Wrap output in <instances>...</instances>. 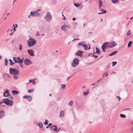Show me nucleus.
<instances>
[{"label": "nucleus", "instance_id": "1", "mask_svg": "<svg viewBox=\"0 0 133 133\" xmlns=\"http://www.w3.org/2000/svg\"><path fill=\"white\" fill-rule=\"evenodd\" d=\"M28 43L29 47L33 46L36 43V40L32 38H30L29 40H28Z\"/></svg>", "mask_w": 133, "mask_h": 133}, {"label": "nucleus", "instance_id": "2", "mask_svg": "<svg viewBox=\"0 0 133 133\" xmlns=\"http://www.w3.org/2000/svg\"><path fill=\"white\" fill-rule=\"evenodd\" d=\"M9 70L10 73L13 75L16 74L18 75L19 74L18 71L15 69H12L11 68L9 69Z\"/></svg>", "mask_w": 133, "mask_h": 133}, {"label": "nucleus", "instance_id": "3", "mask_svg": "<svg viewBox=\"0 0 133 133\" xmlns=\"http://www.w3.org/2000/svg\"><path fill=\"white\" fill-rule=\"evenodd\" d=\"M4 101V103L7 105L11 106L12 105L13 102L12 100H9L8 99L6 98L5 99Z\"/></svg>", "mask_w": 133, "mask_h": 133}, {"label": "nucleus", "instance_id": "4", "mask_svg": "<svg viewBox=\"0 0 133 133\" xmlns=\"http://www.w3.org/2000/svg\"><path fill=\"white\" fill-rule=\"evenodd\" d=\"M13 59L15 63H23V59H20L19 57H13Z\"/></svg>", "mask_w": 133, "mask_h": 133}, {"label": "nucleus", "instance_id": "5", "mask_svg": "<svg viewBox=\"0 0 133 133\" xmlns=\"http://www.w3.org/2000/svg\"><path fill=\"white\" fill-rule=\"evenodd\" d=\"M79 63V61L77 58H75L73 60V62L72 64V66L75 67L77 66Z\"/></svg>", "mask_w": 133, "mask_h": 133}, {"label": "nucleus", "instance_id": "6", "mask_svg": "<svg viewBox=\"0 0 133 133\" xmlns=\"http://www.w3.org/2000/svg\"><path fill=\"white\" fill-rule=\"evenodd\" d=\"M117 45L115 41H113L111 43H108L107 45V46L108 48H110L114 47Z\"/></svg>", "mask_w": 133, "mask_h": 133}, {"label": "nucleus", "instance_id": "7", "mask_svg": "<svg viewBox=\"0 0 133 133\" xmlns=\"http://www.w3.org/2000/svg\"><path fill=\"white\" fill-rule=\"evenodd\" d=\"M45 18L47 21L49 22L52 19V16L48 12Z\"/></svg>", "mask_w": 133, "mask_h": 133}, {"label": "nucleus", "instance_id": "8", "mask_svg": "<svg viewBox=\"0 0 133 133\" xmlns=\"http://www.w3.org/2000/svg\"><path fill=\"white\" fill-rule=\"evenodd\" d=\"M3 96L5 97H8V98H11L12 99H13L12 97L9 95V91L8 90H7L6 91L4 92L3 94Z\"/></svg>", "mask_w": 133, "mask_h": 133}, {"label": "nucleus", "instance_id": "9", "mask_svg": "<svg viewBox=\"0 0 133 133\" xmlns=\"http://www.w3.org/2000/svg\"><path fill=\"white\" fill-rule=\"evenodd\" d=\"M108 44V42H107L105 43H103V44L102 46V49L103 51V52H105V49L107 47H108L107 46V45Z\"/></svg>", "mask_w": 133, "mask_h": 133}, {"label": "nucleus", "instance_id": "10", "mask_svg": "<svg viewBox=\"0 0 133 133\" xmlns=\"http://www.w3.org/2000/svg\"><path fill=\"white\" fill-rule=\"evenodd\" d=\"M24 63L26 65H30L32 64V62L27 59H25L24 60Z\"/></svg>", "mask_w": 133, "mask_h": 133}, {"label": "nucleus", "instance_id": "11", "mask_svg": "<svg viewBox=\"0 0 133 133\" xmlns=\"http://www.w3.org/2000/svg\"><path fill=\"white\" fill-rule=\"evenodd\" d=\"M28 52L31 56H33L34 55V51L32 50H28Z\"/></svg>", "mask_w": 133, "mask_h": 133}, {"label": "nucleus", "instance_id": "12", "mask_svg": "<svg viewBox=\"0 0 133 133\" xmlns=\"http://www.w3.org/2000/svg\"><path fill=\"white\" fill-rule=\"evenodd\" d=\"M70 27H69V26L67 25H63L62 26L61 29L66 31V29H70Z\"/></svg>", "mask_w": 133, "mask_h": 133}, {"label": "nucleus", "instance_id": "13", "mask_svg": "<svg viewBox=\"0 0 133 133\" xmlns=\"http://www.w3.org/2000/svg\"><path fill=\"white\" fill-rule=\"evenodd\" d=\"M83 46L85 50H89L90 49V47L89 44L88 45L87 44H85Z\"/></svg>", "mask_w": 133, "mask_h": 133}, {"label": "nucleus", "instance_id": "14", "mask_svg": "<svg viewBox=\"0 0 133 133\" xmlns=\"http://www.w3.org/2000/svg\"><path fill=\"white\" fill-rule=\"evenodd\" d=\"M24 98H26L29 101H30L32 99V97L31 96L25 95L23 96Z\"/></svg>", "mask_w": 133, "mask_h": 133}, {"label": "nucleus", "instance_id": "15", "mask_svg": "<svg viewBox=\"0 0 133 133\" xmlns=\"http://www.w3.org/2000/svg\"><path fill=\"white\" fill-rule=\"evenodd\" d=\"M51 128L54 131L57 132L58 131L57 130L58 128L57 126H52L51 127Z\"/></svg>", "mask_w": 133, "mask_h": 133}, {"label": "nucleus", "instance_id": "16", "mask_svg": "<svg viewBox=\"0 0 133 133\" xmlns=\"http://www.w3.org/2000/svg\"><path fill=\"white\" fill-rule=\"evenodd\" d=\"M83 52L82 51H81L80 50H78L76 53V55L77 56H81L82 55V53H83Z\"/></svg>", "mask_w": 133, "mask_h": 133}, {"label": "nucleus", "instance_id": "17", "mask_svg": "<svg viewBox=\"0 0 133 133\" xmlns=\"http://www.w3.org/2000/svg\"><path fill=\"white\" fill-rule=\"evenodd\" d=\"M64 111L62 110L60 112L59 117H63L64 116Z\"/></svg>", "mask_w": 133, "mask_h": 133}, {"label": "nucleus", "instance_id": "18", "mask_svg": "<svg viewBox=\"0 0 133 133\" xmlns=\"http://www.w3.org/2000/svg\"><path fill=\"white\" fill-rule=\"evenodd\" d=\"M4 115V113L2 111H0V118Z\"/></svg>", "mask_w": 133, "mask_h": 133}, {"label": "nucleus", "instance_id": "19", "mask_svg": "<svg viewBox=\"0 0 133 133\" xmlns=\"http://www.w3.org/2000/svg\"><path fill=\"white\" fill-rule=\"evenodd\" d=\"M102 2L100 0H99V7L100 8L101 7L102 4Z\"/></svg>", "mask_w": 133, "mask_h": 133}, {"label": "nucleus", "instance_id": "20", "mask_svg": "<svg viewBox=\"0 0 133 133\" xmlns=\"http://www.w3.org/2000/svg\"><path fill=\"white\" fill-rule=\"evenodd\" d=\"M12 92L14 95H16L19 93V92L16 90H12Z\"/></svg>", "mask_w": 133, "mask_h": 133}, {"label": "nucleus", "instance_id": "21", "mask_svg": "<svg viewBox=\"0 0 133 133\" xmlns=\"http://www.w3.org/2000/svg\"><path fill=\"white\" fill-rule=\"evenodd\" d=\"M81 4V3L80 4L79 3H74V5L77 7H79Z\"/></svg>", "mask_w": 133, "mask_h": 133}, {"label": "nucleus", "instance_id": "22", "mask_svg": "<svg viewBox=\"0 0 133 133\" xmlns=\"http://www.w3.org/2000/svg\"><path fill=\"white\" fill-rule=\"evenodd\" d=\"M101 12H98V14H102L103 13H105L106 12V11L105 10H101Z\"/></svg>", "mask_w": 133, "mask_h": 133}, {"label": "nucleus", "instance_id": "23", "mask_svg": "<svg viewBox=\"0 0 133 133\" xmlns=\"http://www.w3.org/2000/svg\"><path fill=\"white\" fill-rule=\"evenodd\" d=\"M37 125L39 127L41 128L43 127V124L42 123H39L37 124Z\"/></svg>", "mask_w": 133, "mask_h": 133}, {"label": "nucleus", "instance_id": "24", "mask_svg": "<svg viewBox=\"0 0 133 133\" xmlns=\"http://www.w3.org/2000/svg\"><path fill=\"white\" fill-rule=\"evenodd\" d=\"M9 60L10 62V64L11 65H13L14 64V62H13L12 60L11 59H9Z\"/></svg>", "mask_w": 133, "mask_h": 133}, {"label": "nucleus", "instance_id": "25", "mask_svg": "<svg viewBox=\"0 0 133 133\" xmlns=\"http://www.w3.org/2000/svg\"><path fill=\"white\" fill-rule=\"evenodd\" d=\"M36 11L34 12H30V15L33 16H36Z\"/></svg>", "mask_w": 133, "mask_h": 133}, {"label": "nucleus", "instance_id": "26", "mask_svg": "<svg viewBox=\"0 0 133 133\" xmlns=\"http://www.w3.org/2000/svg\"><path fill=\"white\" fill-rule=\"evenodd\" d=\"M73 102L72 101H70L68 103V105L70 106H71L73 104Z\"/></svg>", "mask_w": 133, "mask_h": 133}, {"label": "nucleus", "instance_id": "27", "mask_svg": "<svg viewBox=\"0 0 133 133\" xmlns=\"http://www.w3.org/2000/svg\"><path fill=\"white\" fill-rule=\"evenodd\" d=\"M132 44V42L131 41H130L129 42V43L128 44L127 46L129 48L131 46V45Z\"/></svg>", "mask_w": 133, "mask_h": 133}, {"label": "nucleus", "instance_id": "28", "mask_svg": "<svg viewBox=\"0 0 133 133\" xmlns=\"http://www.w3.org/2000/svg\"><path fill=\"white\" fill-rule=\"evenodd\" d=\"M116 53H117V51H114L111 54H110L109 55V56H111L114 55L116 54Z\"/></svg>", "mask_w": 133, "mask_h": 133}, {"label": "nucleus", "instance_id": "29", "mask_svg": "<svg viewBox=\"0 0 133 133\" xmlns=\"http://www.w3.org/2000/svg\"><path fill=\"white\" fill-rule=\"evenodd\" d=\"M5 66H6L7 65L8 61L7 59H5Z\"/></svg>", "mask_w": 133, "mask_h": 133}, {"label": "nucleus", "instance_id": "30", "mask_svg": "<svg viewBox=\"0 0 133 133\" xmlns=\"http://www.w3.org/2000/svg\"><path fill=\"white\" fill-rule=\"evenodd\" d=\"M36 16H38L40 15V14L37 12V11H36Z\"/></svg>", "mask_w": 133, "mask_h": 133}, {"label": "nucleus", "instance_id": "31", "mask_svg": "<svg viewBox=\"0 0 133 133\" xmlns=\"http://www.w3.org/2000/svg\"><path fill=\"white\" fill-rule=\"evenodd\" d=\"M96 52L97 53H98L100 52V51L99 49L97 48H96Z\"/></svg>", "mask_w": 133, "mask_h": 133}, {"label": "nucleus", "instance_id": "32", "mask_svg": "<svg viewBox=\"0 0 133 133\" xmlns=\"http://www.w3.org/2000/svg\"><path fill=\"white\" fill-rule=\"evenodd\" d=\"M120 116L122 118H125L126 117L123 114H121Z\"/></svg>", "mask_w": 133, "mask_h": 133}, {"label": "nucleus", "instance_id": "33", "mask_svg": "<svg viewBox=\"0 0 133 133\" xmlns=\"http://www.w3.org/2000/svg\"><path fill=\"white\" fill-rule=\"evenodd\" d=\"M62 88L63 89V90H64L65 87V84H62Z\"/></svg>", "mask_w": 133, "mask_h": 133}, {"label": "nucleus", "instance_id": "34", "mask_svg": "<svg viewBox=\"0 0 133 133\" xmlns=\"http://www.w3.org/2000/svg\"><path fill=\"white\" fill-rule=\"evenodd\" d=\"M48 121L47 119H45V122L44 123V124H45L47 125L48 124Z\"/></svg>", "mask_w": 133, "mask_h": 133}, {"label": "nucleus", "instance_id": "35", "mask_svg": "<svg viewBox=\"0 0 133 133\" xmlns=\"http://www.w3.org/2000/svg\"><path fill=\"white\" fill-rule=\"evenodd\" d=\"M34 90V89H33L29 90L28 91V92L29 93H31L33 92Z\"/></svg>", "mask_w": 133, "mask_h": 133}, {"label": "nucleus", "instance_id": "36", "mask_svg": "<svg viewBox=\"0 0 133 133\" xmlns=\"http://www.w3.org/2000/svg\"><path fill=\"white\" fill-rule=\"evenodd\" d=\"M117 63V62H116L114 61L112 62V66H113L114 65H115Z\"/></svg>", "mask_w": 133, "mask_h": 133}, {"label": "nucleus", "instance_id": "37", "mask_svg": "<svg viewBox=\"0 0 133 133\" xmlns=\"http://www.w3.org/2000/svg\"><path fill=\"white\" fill-rule=\"evenodd\" d=\"M111 1L112 2L114 3H116L117 1V0H111Z\"/></svg>", "mask_w": 133, "mask_h": 133}, {"label": "nucleus", "instance_id": "38", "mask_svg": "<svg viewBox=\"0 0 133 133\" xmlns=\"http://www.w3.org/2000/svg\"><path fill=\"white\" fill-rule=\"evenodd\" d=\"M14 78L16 79H17L18 78V76L17 75H14Z\"/></svg>", "mask_w": 133, "mask_h": 133}, {"label": "nucleus", "instance_id": "39", "mask_svg": "<svg viewBox=\"0 0 133 133\" xmlns=\"http://www.w3.org/2000/svg\"><path fill=\"white\" fill-rule=\"evenodd\" d=\"M22 46L21 44L19 45V49L21 50H22Z\"/></svg>", "mask_w": 133, "mask_h": 133}, {"label": "nucleus", "instance_id": "40", "mask_svg": "<svg viewBox=\"0 0 133 133\" xmlns=\"http://www.w3.org/2000/svg\"><path fill=\"white\" fill-rule=\"evenodd\" d=\"M36 36H39V32L38 31H37V32H36Z\"/></svg>", "mask_w": 133, "mask_h": 133}, {"label": "nucleus", "instance_id": "41", "mask_svg": "<svg viewBox=\"0 0 133 133\" xmlns=\"http://www.w3.org/2000/svg\"><path fill=\"white\" fill-rule=\"evenodd\" d=\"M130 33H131V31L130 30H129L127 33V35H129L130 34Z\"/></svg>", "mask_w": 133, "mask_h": 133}, {"label": "nucleus", "instance_id": "42", "mask_svg": "<svg viewBox=\"0 0 133 133\" xmlns=\"http://www.w3.org/2000/svg\"><path fill=\"white\" fill-rule=\"evenodd\" d=\"M4 100H5V99H3V101H2L0 102V104H2L3 103H4Z\"/></svg>", "mask_w": 133, "mask_h": 133}, {"label": "nucleus", "instance_id": "43", "mask_svg": "<svg viewBox=\"0 0 133 133\" xmlns=\"http://www.w3.org/2000/svg\"><path fill=\"white\" fill-rule=\"evenodd\" d=\"M23 63H19L20 64V65L21 67L22 68H23V66L22 65Z\"/></svg>", "mask_w": 133, "mask_h": 133}, {"label": "nucleus", "instance_id": "44", "mask_svg": "<svg viewBox=\"0 0 133 133\" xmlns=\"http://www.w3.org/2000/svg\"><path fill=\"white\" fill-rule=\"evenodd\" d=\"M88 95V93L86 92H84L83 95H84L86 96V95Z\"/></svg>", "mask_w": 133, "mask_h": 133}, {"label": "nucleus", "instance_id": "45", "mask_svg": "<svg viewBox=\"0 0 133 133\" xmlns=\"http://www.w3.org/2000/svg\"><path fill=\"white\" fill-rule=\"evenodd\" d=\"M83 43V42H82L79 43L78 44V45L79 46L81 45H82Z\"/></svg>", "mask_w": 133, "mask_h": 133}, {"label": "nucleus", "instance_id": "46", "mask_svg": "<svg viewBox=\"0 0 133 133\" xmlns=\"http://www.w3.org/2000/svg\"><path fill=\"white\" fill-rule=\"evenodd\" d=\"M36 83V81H34H34H33L32 82V84H35Z\"/></svg>", "mask_w": 133, "mask_h": 133}, {"label": "nucleus", "instance_id": "47", "mask_svg": "<svg viewBox=\"0 0 133 133\" xmlns=\"http://www.w3.org/2000/svg\"><path fill=\"white\" fill-rule=\"evenodd\" d=\"M117 98L119 99V100L121 99V98L118 96H117Z\"/></svg>", "mask_w": 133, "mask_h": 133}, {"label": "nucleus", "instance_id": "48", "mask_svg": "<svg viewBox=\"0 0 133 133\" xmlns=\"http://www.w3.org/2000/svg\"><path fill=\"white\" fill-rule=\"evenodd\" d=\"M34 79H31L29 80V83H31L32 82V81H34Z\"/></svg>", "mask_w": 133, "mask_h": 133}, {"label": "nucleus", "instance_id": "49", "mask_svg": "<svg viewBox=\"0 0 133 133\" xmlns=\"http://www.w3.org/2000/svg\"><path fill=\"white\" fill-rule=\"evenodd\" d=\"M79 39V38H75V39H74L72 41H75L76 40H77V39Z\"/></svg>", "mask_w": 133, "mask_h": 133}, {"label": "nucleus", "instance_id": "50", "mask_svg": "<svg viewBox=\"0 0 133 133\" xmlns=\"http://www.w3.org/2000/svg\"><path fill=\"white\" fill-rule=\"evenodd\" d=\"M15 25L16 26H14V25H13V26H14V28H16L17 26V24H16Z\"/></svg>", "mask_w": 133, "mask_h": 133}, {"label": "nucleus", "instance_id": "51", "mask_svg": "<svg viewBox=\"0 0 133 133\" xmlns=\"http://www.w3.org/2000/svg\"><path fill=\"white\" fill-rule=\"evenodd\" d=\"M62 16H64V18H62L64 20H65V17L63 15H62Z\"/></svg>", "mask_w": 133, "mask_h": 133}, {"label": "nucleus", "instance_id": "52", "mask_svg": "<svg viewBox=\"0 0 133 133\" xmlns=\"http://www.w3.org/2000/svg\"><path fill=\"white\" fill-rule=\"evenodd\" d=\"M41 10H42L41 9H38L37 11V12H38L40 11H41Z\"/></svg>", "mask_w": 133, "mask_h": 133}, {"label": "nucleus", "instance_id": "53", "mask_svg": "<svg viewBox=\"0 0 133 133\" xmlns=\"http://www.w3.org/2000/svg\"><path fill=\"white\" fill-rule=\"evenodd\" d=\"M101 79L100 78V79H99L98 80H97V82H99L100 81V80H101Z\"/></svg>", "mask_w": 133, "mask_h": 133}, {"label": "nucleus", "instance_id": "54", "mask_svg": "<svg viewBox=\"0 0 133 133\" xmlns=\"http://www.w3.org/2000/svg\"><path fill=\"white\" fill-rule=\"evenodd\" d=\"M76 19V18H72V20L73 21H74Z\"/></svg>", "mask_w": 133, "mask_h": 133}, {"label": "nucleus", "instance_id": "55", "mask_svg": "<svg viewBox=\"0 0 133 133\" xmlns=\"http://www.w3.org/2000/svg\"><path fill=\"white\" fill-rule=\"evenodd\" d=\"M52 125V123H49V125H48L50 127V126L51 125Z\"/></svg>", "mask_w": 133, "mask_h": 133}, {"label": "nucleus", "instance_id": "56", "mask_svg": "<svg viewBox=\"0 0 133 133\" xmlns=\"http://www.w3.org/2000/svg\"><path fill=\"white\" fill-rule=\"evenodd\" d=\"M105 73H104L103 74H102V76H104V75H105Z\"/></svg>", "mask_w": 133, "mask_h": 133}, {"label": "nucleus", "instance_id": "57", "mask_svg": "<svg viewBox=\"0 0 133 133\" xmlns=\"http://www.w3.org/2000/svg\"><path fill=\"white\" fill-rule=\"evenodd\" d=\"M71 76H70L67 78V81H68V79L70 78Z\"/></svg>", "mask_w": 133, "mask_h": 133}, {"label": "nucleus", "instance_id": "58", "mask_svg": "<svg viewBox=\"0 0 133 133\" xmlns=\"http://www.w3.org/2000/svg\"><path fill=\"white\" fill-rule=\"evenodd\" d=\"M49 127L48 125L46 127V128L48 129Z\"/></svg>", "mask_w": 133, "mask_h": 133}, {"label": "nucleus", "instance_id": "59", "mask_svg": "<svg viewBox=\"0 0 133 133\" xmlns=\"http://www.w3.org/2000/svg\"><path fill=\"white\" fill-rule=\"evenodd\" d=\"M133 18V17H131V18H130V20L131 19H132Z\"/></svg>", "mask_w": 133, "mask_h": 133}, {"label": "nucleus", "instance_id": "60", "mask_svg": "<svg viewBox=\"0 0 133 133\" xmlns=\"http://www.w3.org/2000/svg\"><path fill=\"white\" fill-rule=\"evenodd\" d=\"M95 58H97L98 57V56H95Z\"/></svg>", "mask_w": 133, "mask_h": 133}, {"label": "nucleus", "instance_id": "61", "mask_svg": "<svg viewBox=\"0 0 133 133\" xmlns=\"http://www.w3.org/2000/svg\"><path fill=\"white\" fill-rule=\"evenodd\" d=\"M108 74H106V75H105V76L106 77L107 76H108Z\"/></svg>", "mask_w": 133, "mask_h": 133}, {"label": "nucleus", "instance_id": "62", "mask_svg": "<svg viewBox=\"0 0 133 133\" xmlns=\"http://www.w3.org/2000/svg\"><path fill=\"white\" fill-rule=\"evenodd\" d=\"M15 28H14V31H15L16 30V29Z\"/></svg>", "mask_w": 133, "mask_h": 133}, {"label": "nucleus", "instance_id": "63", "mask_svg": "<svg viewBox=\"0 0 133 133\" xmlns=\"http://www.w3.org/2000/svg\"><path fill=\"white\" fill-rule=\"evenodd\" d=\"M132 132L133 133V127L132 128Z\"/></svg>", "mask_w": 133, "mask_h": 133}, {"label": "nucleus", "instance_id": "64", "mask_svg": "<svg viewBox=\"0 0 133 133\" xmlns=\"http://www.w3.org/2000/svg\"><path fill=\"white\" fill-rule=\"evenodd\" d=\"M51 94H49V96H51Z\"/></svg>", "mask_w": 133, "mask_h": 133}]
</instances>
